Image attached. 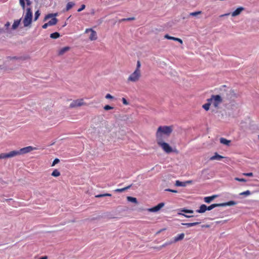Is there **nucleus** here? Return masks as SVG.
Masks as SVG:
<instances>
[{"instance_id":"obj_44","label":"nucleus","mask_w":259,"mask_h":259,"mask_svg":"<svg viewBox=\"0 0 259 259\" xmlns=\"http://www.w3.org/2000/svg\"><path fill=\"white\" fill-rule=\"evenodd\" d=\"M235 180L237 181H239V182H246V180L244 179H240L238 178H235Z\"/></svg>"},{"instance_id":"obj_20","label":"nucleus","mask_w":259,"mask_h":259,"mask_svg":"<svg viewBox=\"0 0 259 259\" xmlns=\"http://www.w3.org/2000/svg\"><path fill=\"white\" fill-rule=\"evenodd\" d=\"M207 210V206L205 204H202L199 209L196 210L198 213H204Z\"/></svg>"},{"instance_id":"obj_40","label":"nucleus","mask_w":259,"mask_h":259,"mask_svg":"<svg viewBox=\"0 0 259 259\" xmlns=\"http://www.w3.org/2000/svg\"><path fill=\"white\" fill-rule=\"evenodd\" d=\"M125 190H125V188H121V189H116L114 190V191L115 192L121 193V192L125 191Z\"/></svg>"},{"instance_id":"obj_46","label":"nucleus","mask_w":259,"mask_h":259,"mask_svg":"<svg viewBox=\"0 0 259 259\" xmlns=\"http://www.w3.org/2000/svg\"><path fill=\"white\" fill-rule=\"evenodd\" d=\"M105 98L107 99H112L114 98V97L109 94H107Z\"/></svg>"},{"instance_id":"obj_48","label":"nucleus","mask_w":259,"mask_h":259,"mask_svg":"<svg viewBox=\"0 0 259 259\" xmlns=\"http://www.w3.org/2000/svg\"><path fill=\"white\" fill-rule=\"evenodd\" d=\"M122 101L123 104L124 105H128V102L126 101V100L124 98H122Z\"/></svg>"},{"instance_id":"obj_36","label":"nucleus","mask_w":259,"mask_h":259,"mask_svg":"<svg viewBox=\"0 0 259 259\" xmlns=\"http://www.w3.org/2000/svg\"><path fill=\"white\" fill-rule=\"evenodd\" d=\"M135 20V17H131L128 18H124L119 20V22L125 21H131Z\"/></svg>"},{"instance_id":"obj_28","label":"nucleus","mask_w":259,"mask_h":259,"mask_svg":"<svg viewBox=\"0 0 259 259\" xmlns=\"http://www.w3.org/2000/svg\"><path fill=\"white\" fill-rule=\"evenodd\" d=\"M200 223L199 222H195V223H182V225H186L188 227H192L194 226L197 225H198Z\"/></svg>"},{"instance_id":"obj_58","label":"nucleus","mask_w":259,"mask_h":259,"mask_svg":"<svg viewBox=\"0 0 259 259\" xmlns=\"http://www.w3.org/2000/svg\"><path fill=\"white\" fill-rule=\"evenodd\" d=\"M177 241H178V236L175 237V239H174V241L173 242H177Z\"/></svg>"},{"instance_id":"obj_52","label":"nucleus","mask_w":259,"mask_h":259,"mask_svg":"<svg viewBox=\"0 0 259 259\" xmlns=\"http://www.w3.org/2000/svg\"><path fill=\"white\" fill-rule=\"evenodd\" d=\"M49 26H50V25H48V23H46L45 24H44L42 27L44 28V29H46Z\"/></svg>"},{"instance_id":"obj_23","label":"nucleus","mask_w":259,"mask_h":259,"mask_svg":"<svg viewBox=\"0 0 259 259\" xmlns=\"http://www.w3.org/2000/svg\"><path fill=\"white\" fill-rule=\"evenodd\" d=\"M223 158H224L223 156L219 155L217 153H215L214 155H213V156H212L210 158V160H216V159L220 160Z\"/></svg>"},{"instance_id":"obj_54","label":"nucleus","mask_w":259,"mask_h":259,"mask_svg":"<svg viewBox=\"0 0 259 259\" xmlns=\"http://www.w3.org/2000/svg\"><path fill=\"white\" fill-rule=\"evenodd\" d=\"M5 30L4 28H0V33H5Z\"/></svg>"},{"instance_id":"obj_6","label":"nucleus","mask_w":259,"mask_h":259,"mask_svg":"<svg viewBox=\"0 0 259 259\" xmlns=\"http://www.w3.org/2000/svg\"><path fill=\"white\" fill-rule=\"evenodd\" d=\"M58 15V13H50L47 15L44 18V21H46L48 19L52 18V19L48 22V24L50 26L56 25L58 20L55 18Z\"/></svg>"},{"instance_id":"obj_57","label":"nucleus","mask_w":259,"mask_h":259,"mask_svg":"<svg viewBox=\"0 0 259 259\" xmlns=\"http://www.w3.org/2000/svg\"><path fill=\"white\" fill-rule=\"evenodd\" d=\"M38 259H48V256H43L40 257Z\"/></svg>"},{"instance_id":"obj_31","label":"nucleus","mask_w":259,"mask_h":259,"mask_svg":"<svg viewBox=\"0 0 259 259\" xmlns=\"http://www.w3.org/2000/svg\"><path fill=\"white\" fill-rule=\"evenodd\" d=\"M10 60H24V58L23 57H17V56H14V57H11L9 56L8 58Z\"/></svg>"},{"instance_id":"obj_27","label":"nucleus","mask_w":259,"mask_h":259,"mask_svg":"<svg viewBox=\"0 0 259 259\" xmlns=\"http://www.w3.org/2000/svg\"><path fill=\"white\" fill-rule=\"evenodd\" d=\"M10 26V23L9 22H7L5 25V30L6 31L5 32H7V33H10V28H9V27Z\"/></svg>"},{"instance_id":"obj_33","label":"nucleus","mask_w":259,"mask_h":259,"mask_svg":"<svg viewBox=\"0 0 259 259\" xmlns=\"http://www.w3.org/2000/svg\"><path fill=\"white\" fill-rule=\"evenodd\" d=\"M202 13V12L199 11H197V12H192L191 13H190V16H197L199 15H200Z\"/></svg>"},{"instance_id":"obj_60","label":"nucleus","mask_w":259,"mask_h":259,"mask_svg":"<svg viewBox=\"0 0 259 259\" xmlns=\"http://www.w3.org/2000/svg\"><path fill=\"white\" fill-rule=\"evenodd\" d=\"M105 196H111V194L109 193H105Z\"/></svg>"},{"instance_id":"obj_4","label":"nucleus","mask_w":259,"mask_h":259,"mask_svg":"<svg viewBox=\"0 0 259 259\" xmlns=\"http://www.w3.org/2000/svg\"><path fill=\"white\" fill-rule=\"evenodd\" d=\"M32 12L30 8L26 9V14L23 21L24 27H28L32 23Z\"/></svg>"},{"instance_id":"obj_3","label":"nucleus","mask_w":259,"mask_h":259,"mask_svg":"<svg viewBox=\"0 0 259 259\" xmlns=\"http://www.w3.org/2000/svg\"><path fill=\"white\" fill-rule=\"evenodd\" d=\"M207 101L211 102V104L215 108L219 109L224 100L220 95H211L210 98L207 99Z\"/></svg>"},{"instance_id":"obj_21","label":"nucleus","mask_w":259,"mask_h":259,"mask_svg":"<svg viewBox=\"0 0 259 259\" xmlns=\"http://www.w3.org/2000/svg\"><path fill=\"white\" fill-rule=\"evenodd\" d=\"M70 47H65L61 49L58 53L59 55H63L64 53H65L66 52L70 50Z\"/></svg>"},{"instance_id":"obj_18","label":"nucleus","mask_w":259,"mask_h":259,"mask_svg":"<svg viewBox=\"0 0 259 259\" xmlns=\"http://www.w3.org/2000/svg\"><path fill=\"white\" fill-rule=\"evenodd\" d=\"M75 6V3L73 2H69L67 4L66 8L63 10L64 12L68 11Z\"/></svg>"},{"instance_id":"obj_1","label":"nucleus","mask_w":259,"mask_h":259,"mask_svg":"<svg viewBox=\"0 0 259 259\" xmlns=\"http://www.w3.org/2000/svg\"><path fill=\"white\" fill-rule=\"evenodd\" d=\"M173 130L172 126H160L157 128L156 133L157 140H164V139L168 137Z\"/></svg>"},{"instance_id":"obj_5","label":"nucleus","mask_w":259,"mask_h":259,"mask_svg":"<svg viewBox=\"0 0 259 259\" xmlns=\"http://www.w3.org/2000/svg\"><path fill=\"white\" fill-rule=\"evenodd\" d=\"M156 142L157 144L161 147L166 153H170L175 151L168 144L164 142V140H157Z\"/></svg>"},{"instance_id":"obj_62","label":"nucleus","mask_w":259,"mask_h":259,"mask_svg":"<svg viewBox=\"0 0 259 259\" xmlns=\"http://www.w3.org/2000/svg\"><path fill=\"white\" fill-rule=\"evenodd\" d=\"M179 43L183 44V41L180 38H179Z\"/></svg>"},{"instance_id":"obj_35","label":"nucleus","mask_w":259,"mask_h":259,"mask_svg":"<svg viewBox=\"0 0 259 259\" xmlns=\"http://www.w3.org/2000/svg\"><path fill=\"white\" fill-rule=\"evenodd\" d=\"M40 15V12H39V11L38 10L36 11L35 13V14H34V21H36L38 19V18H39Z\"/></svg>"},{"instance_id":"obj_2","label":"nucleus","mask_w":259,"mask_h":259,"mask_svg":"<svg viewBox=\"0 0 259 259\" xmlns=\"http://www.w3.org/2000/svg\"><path fill=\"white\" fill-rule=\"evenodd\" d=\"M223 96L224 100H225L226 102L234 101L239 96L236 91L230 88L226 89Z\"/></svg>"},{"instance_id":"obj_24","label":"nucleus","mask_w":259,"mask_h":259,"mask_svg":"<svg viewBox=\"0 0 259 259\" xmlns=\"http://www.w3.org/2000/svg\"><path fill=\"white\" fill-rule=\"evenodd\" d=\"M211 104V102L207 101V103L206 104H204L202 105V108L205 110V111H208L210 109V106Z\"/></svg>"},{"instance_id":"obj_16","label":"nucleus","mask_w":259,"mask_h":259,"mask_svg":"<svg viewBox=\"0 0 259 259\" xmlns=\"http://www.w3.org/2000/svg\"><path fill=\"white\" fill-rule=\"evenodd\" d=\"M217 197L218 196L216 195H212L211 196L205 197L204 198V201L207 203H209Z\"/></svg>"},{"instance_id":"obj_22","label":"nucleus","mask_w":259,"mask_h":259,"mask_svg":"<svg viewBox=\"0 0 259 259\" xmlns=\"http://www.w3.org/2000/svg\"><path fill=\"white\" fill-rule=\"evenodd\" d=\"M193 181L188 180L185 182H179V187H186L187 185L191 184Z\"/></svg>"},{"instance_id":"obj_10","label":"nucleus","mask_w":259,"mask_h":259,"mask_svg":"<svg viewBox=\"0 0 259 259\" xmlns=\"http://www.w3.org/2000/svg\"><path fill=\"white\" fill-rule=\"evenodd\" d=\"M226 105L228 109L232 110L237 109L238 106L237 103L235 100L227 102Z\"/></svg>"},{"instance_id":"obj_49","label":"nucleus","mask_w":259,"mask_h":259,"mask_svg":"<svg viewBox=\"0 0 259 259\" xmlns=\"http://www.w3.org/2000/svg\"><path fill=\"white\" fill-rule=\"evenodd\" d=\"M165 190L166 191L171 192H174V193H177L178 192L177 190H172V189H166Z\"/></svg>"},{"instance_id":"obj_63","label":"nucleus","mask_w":259,"mask_h":259,"mask_svg":"<svg viewBox=\"0 0 259 259\" xmlns=\"http://www.w3.org/2000/svg\"><path fill=\"white\" fill-rule=\"evenodd\" d=\"M203 227H206V228H208L209 227V225H205V226H203Z\"/></svg>"},{"instance_id":"obj_42","label":"nucleus","mask_w":259,"mask_h":259,"mask_svg":"<svg viewBox=\"0 0 259 259\" xmlns=\"http://www.w3.org/2000/svg\"><path fill=\"white\" fill-rule=\"evenodd\" d=\"M59 161H60V160L58 158H55L53 162L52 166H54L55 164L58 163L59 162Z\"/></svg>"},{"instance_id":"obj_59","label":"nucleus","mask_w":259,"mask_h":259,"mask_svg":"<svg viewBox=\"0 0 259 259\" xmlns=\"http://www.w3.org/2000/svg\"><path fill=\"white\" fill-rule=\"evenodd\" d=\"M165 230V229H161V230H160L159 231H158L156 233V234H158L160 233V232H161L162 231Z\"/></svg>"},{"instance_id":"obj_8","label":"nucleus","mask_w":259,"mask_h":259,"mask_svg":"<svg viewBox=\"0 0 259 259\" xmlns=\"http://www.w3.org/2000/svg\"><path fill=\"white\" fill-rule=\"evenodd\" d=\"M35 149H36L35 148H34L32 146H27V147L21 148L19 150H14L15 153V156L28 153Z\"/></svg>"},{"instance_id":"obj_61","label":"nucleus","mask_w":259,"mask_h":259,"mask_svg":"<svg viewBox=\"0 0 259 259\" xmlns=\"http://www.w3.org/2000/svg\"><path fill=\"white\" fill-rule=\"evenodd\" d=\"M175 186H178V180H177L175 182Z\"/></svg>"},{"instance_id":"obj_41","label":"nucleus","mask_w":259,"mask_h":259,"mask_svg":"<svg viewBox=\"0 0 259 259\" xmlns=\"http://www.w3.org/2000/svg\"><path fill=\"white\" fill-rule=\"evenodd\" d=\"M104 109L105 110H109L113 109V107L112 106H110V105H107L104 107Z\"/></svg>"},{"instance_id":"obj_17","label":"nucleus","mask_w":259,"mask_h":259,"mask_svg":"<svg viewBox=\"0 0 259 259\" xmlns=\"http://www.w3.org/2000/svg\"><path fill=\"white\" fill-rule=\"evenodd\" d=\"M220 141L222 144L225 145L227 146H230L231 142V140H227L224 138H220Z\"/></svg>"},{"instance_id":"obj_56","label":"nucleus","mask_w":259,"mask_h":259,"mask_svg":"<svg viewBox=\"0 0 259 259\" xmlns=\"http://www.w3.org/2000/svg\"><path fill=\"white\" fill-rule=\"evenodd\" d=\"M230 14V13L225 14L221 15L220 17H224V16H229Z\"/></svg>"},{"instance_id":"obj_47","label":"nucleus","mask_w":259,"mask_h":259,"mask_svg":"<svg viewBox=\"0 0 259 259\" xmlns=\"http://www.w3.org/2000/svg\"><path fill=\"white\" fill-rule=\"evenodd\" d=\"M243 175L247 176V177H252V176H253V173L252 172L243 173Z\"/></svg>"},{"instance_id":"obj_50","label":"nucleus","mask_w":259,"mask_h":259,"mask_svg":"<svg viewBox=\"0 0 259 259\" xmlns=\"http://www.w3.org/2000/svg\"><path fill=\"white\" fill-rule=\"evenodd\" d=\"M105 194H99V195L95 196V197L97 198H100V197H105Z\"/></svg>"},{"instance_id":"obj_32","label":"nucleus","mask_w":259,"mask_h":259,"mask_svg":"<svg viewBox=\"0 0 259 259\" xmlns=\"http://www.w3.org/2000/svg\"><path fill=\"white\" fill-rule=\"evenodd\" d=\"M164 37L168 39H172L176 41H178V37H175L172 36H170L168 34H166L164 36Z\"/></svg>"},{"instance_id":"obj_12","label":"nucleus","mask_w":259,"mask_h":259,"mask_svg":"<svg viewBox=\"0 0 259 259\" xmlns=\"http://www.w3.org/2000/svg\"><path fill=\"white\" fill-rule=\"evenodd\" d=\"M15 156H16L15 151L14 150L8 153H2L0 154V159L12 158Z\"/></svg>"},{"instance_id":"obj_53","label":"nucleus","mask_w":259,"mask_h":259,"mask_svg":"<svg viewBox=\"0 0 259 259\" xmlns=\"http://www.w3.org/2000/svg\"><path fill=\"white\" fill-rule=\"evenodd\" d=\"M26 2V4L27 6H30L31 4V2L30 0H25Z\"/></svg>"},{"instance_id":"obj_37","label":"nucleus","mask_w":259,"mask_h":259,"mask_svg":"<svg viewBox=\"0 0 259 259\" xmlns=\"http://www.w3.org/2000/svg\"><path fill=\"white\" fill-rule=\"evenodd\" d=\"M181 212H185V213H193V211L192 210H189V209H182L181 210Z\"/></svg>"},{"instance_id":"obj_26","label":"nucleus","mask_w":259,"mask_h":259,"mask_svg":"<svg viewBox=\"0 0 259 259\" xmlns=\"http://www.w3.org/2000/svg\"><path fill=\"white\" fill-rule=\"evenodd\" d=\"M60 36V35L59 33H58L57 32H54V33L51 34L50 37L52 38H53V39H56V38L59 37Z\"/></svg>"},{"instance_id":"obj_29","label":"nucleus","mask_w":259,"mask_h":259,"mask_svg":"<svg viewBox=\"0 0 259 259\" xmlns=\"http://www.w3.org/2000/svg\"><path fill=\"white\" fill-rule=\"evenodd\" d=\"M52 176L55 177H59L60 176V172L57 169H55L52 172Z\"/></svg>"},{"instance_id":"obj_51","label":"nucleus","mask_w":259,"mask_h":259,"mask_svg":"<svg viewBox=\"0 0 259 259\" xmlns=\"http://www.w3.org/2000/svg\"><path fill=\"white\" fill-rule=\"evenodd\" d=\"M184 237V233H182L180 235H179V240H182Z\"/></svg>"},{"instance_id":"obj_9","label":"nucleus","mask_w":259,"mask_h":259,"mask_svg":"<svg viewBox=\"0 0 259 259\" xmlns=\"http://www.w3.org/2000/svg\"><path fill=\"white\" fill-rule=\"evenodd\" d=\"M141 76V71H135L131 74L128 78V81L132 82H136L139 80Z\"/></svg>"},{"instance_id":"obj_43","label":"nucleus","mask_w":259,"mask_h":259,"mask_svg":"<svg viewBox=\"0 0 259 259\" xmlns=\"http://www.w3.org/2000/svg\"><path fill=\"white\" fill-rule=\"evenodd\" d=\"M85 5L84 4H82L81 6V7L78 9L77 12H80L82 11L83 10H84L85 9Z\"/></svg>"},{"instance_id":"obj_19","label":"nucleus","mask_w":259,"mask_h":259,"mask_svg":"<svg viewBox=\"0 0 259 259\" xmlns=\"http://www.w3.org/2000/svg\"><path fill=\"white\" fill-rule=\"evenodd\" d=\"M21 20V19L15 20L12 26L11 29L13 30L16 29L18 28V27L19 26V25L20 23Z\"/></svg>"},{"instance_id":"obj_55","label":"nucleus","mask_w":259,"mask_h":259,"mask_svg":"<svg viewBox=\"0 0 259 259\" xmlns=\"http://www.w3.org/2000/svg\"><path fill=\"white\" fill-rule=\"evenodd\" d=\"M132 186V184L130 185H128V186L125 187H124V188H125V190H127V189H128L131 188Z\"/></svg>"},{"instance_id":"obj_39","label":"nucleus","mask_w":259,"mask_h":259,"mask_svg":"<svg viewBox=\"0 0 259 259\" xmlns=\"http://www.w3.org/2000/svg\"><path fill=\"white\" fill-rule=\"evenodd\" d=\"M251 194L249 190H247L245 192H242L240 194V195H245L248 196Z\"/></svg>"},{"instance_id":"obj_34","label":"nucleus","mask_w":259,"mask_h":259,"mask_svg":"<svg viewBox=\"0 0 259 259\" xmlns=\"http://www.w3.org/2000/svg\"><path fill=\"white\" fill-rule=\"evenodd\" d=\"M19 3L23 10H24L25 9V0H19Z\"/></svg>"},{"instance_id":"obj_13","label":"nucleus","mask_w":259,"mask_h":259,"mask_svg":"<svg viewBox=\"0 0 259 259\" xmlns=\"http://www.w3.org/2000/svg\"><path fill=\"white\" fill-rule=\"evenodd\" d=\"M90 31L91 32L89 37L90 39L91 40H96L97 39V35L96 32L91 28H88L85 30V32L88 33Z\"/></svg>"},{"instance_id":"obj_15","label":"nucleus","mask_w":259,"mask_h":259,"mask_svg":"<svg viewBox=\"0 0 259 259\" xmlns=\"http://www.w3.org/2000/svg\"><path fill=\"white\" fill-rule=\"evenodd\" d=\"M244 10V8L243 7H239L231 13V16L232 17L237 16L239 15Z\"/></svg>"},{"instance_id":"obj_30","label":"nucleus","mask_w":259,"mask_h":259,"mask_svg":"<svg viewBox=\"0 0 259 259\" xmlns=\"http://www.w3.org/2000/svg\"><path fill=\"white\" fill-rule=\"evenodd\" d=\"M173 242L172 241H170V242H167L165 243H164V244H163L162 245L160 246V247H153L154 248H157L158 249V250H160L161 248H162L163 247H165L166 246L168 245H170Z\"/></svg>"},{"instance_id":"obj_38","label":"nucleus","mask_w":259,"mask_h":259,"mask_svg":"<svg viewBox=\"0 0 259 259\" xmlns=\"http://www.w3.org/2000/svg\"><path fill=\"white\" fill-rule=\"evenodd\" d=\"M140 67H141V62L140 61H138L137 63V67H136V69L135 70H136L137 71H141L140 70Z\"/></svg>"},{"instance_id":"obj_14","label":"nucleus","mask_w":259,"mask_h":259,"mask_svg":"<svg viewBox=\"0 0 259 259\" xmlns=\"http://www.w3.org/2000/svg\"><path fill=\"white\" fill-rule=\"evenodd\" d=\"M164 205V203L163 202L160 203L157 205L149 209V211L151 212H157L159 211Z\"/></svg>"},{"instance_id":"obj_25","label":"nucleus","mask_w":259,"mask_h":259,"mask_svg":"<svg viewBox=\"0 0 259 259\" xmlns=\"http://www.w3.org/2000/svg\"><path fill=\"white\" fill-rule=\"evenodd\" d=\"M126 199H127L128 201L134 203L135 204H137L138 203L137 199L135 197H131V196H127Z\"/></svg>"},{"instance_id":"obj_64","label":"nucleus","mask_w":259,"mask_h":259,"mask_svg":"<svg viewBox=\"0 0 259 259\" xmlns=\"http://www.w3.org/2000/svg\"><path fill=\"white\" fill-rule=\"evenodd\" d=\"M10 200H11V199H7V201H9Z\"/></svg>"},{"instance_id":"obj_11","label":"nucleus","mask_w":259,"mask_h":259,"mask_svg":"<svg viewBox=\"0 0 259 259\" xmlns=\"http://www.w3.org/2000/svg\"><path fill=\"white\" fill-rule=\"evenodd\" d=\"M84 103L83 101V99H77L76 100H74L70 105V108H75L77 107H80L83 105H84Z\"/></svg>"},{"instance_id":"obj_45","label":"nucleus","mask_w":259,"mask_h":259,"mask_svg":"<svg viewBox=\"0 0 259 259\" xmlns=\"http://www.w3.org/2000/svg\"><path fill=\"white\" fill-rule=\"evenodd\" d=\"M179 215H180V217H186V218H191V217H193V215H188V214L185 215V214H183V213H181V212H179Z\"/></svg>"},{"instance_id":"obj_7","label":"nucleus","mask_w":259,"mask_h":259,"mask_svg":"<svg viewBox=\"0 0 259 259\" xmlns=\"http://www.w3.org/2000/svg\"><path fill=\"white\" fill-rule=\"evenodd\" d=\"M236 204V202L234 201H230L228 202L222 203H215L210 205L207 207V210H210L217 206H232Z\"/></svg>"}]
</instances>
